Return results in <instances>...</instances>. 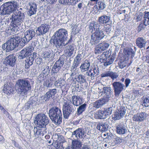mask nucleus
Instances as JSON below:
<instances>
[{
    "label": "nucleus",
    "mask_w": 149,
    "mask_h": 149,
    "mask_svg": "<svg viewBox=\"0 0 149 149\" xmlns=\"http://www.w3.org/2000/svg\"><path fill=\"white\" fill-rule=\"evenodd\" d=\"M18 6V3L16 1L12 0L4 3L0 7V15H4L13 13L10 19L12 24L11 30L15 33L18 30L25 17L23 13L18 10L16 11Z\"/></svg>",
    "instance_id": "obj_1"
},
{
    "label": "nucleus",
    "mask_w": 149,
    "mask_h": 149,
    "mask_svg": "<svg viewBox=\"0 0 149 149\" xmlns=\"http://www.w3.org/2000/svg\"><path fill=\"white\" fill-rule=\"evenodd\" d=\"M71 100H65L63 105V114L64 118L68 119L70 115L73 113L76 110L74 106L77 107L79 106L83 103L82 98L79 96L73 95Z\"/></svg>",
    "instance_id": "obj_2"
},
{
    "label": "nucleus",
    "mask_w": 149,
    "mask_h": 149,
    "mask_svg": "<svg viewBox=\"0 0 149 149\" xmlns=\"http://www.w3.org/2000/svg\"><path fill=\"white\" fill-rule=\"evenodd\" d=\"M100 26L98 24L92 22L89 25V30L91 33L95 31L91 36L90 43L91 45H95L98 44L100 40L102 39L105 36L103 31L100 30Z\"/></svg>",
    "instance_id": "obj_3"
},
{
    "label": "nucleus",
    "mask_w": 149,
    "mask_h": 149,
    "mask_svg": "<svg viewBox=\"0 0 149 149\" xmlns=\"http://www.w3.org/2000/svg\"><path fill=\"white\" fill-rule=\"evenodd\" d=\"M68 36V31L64 29H61L54 33L53 43L57 48L61 49L68 44L65 43Z\"/></svg>",
    "instance_id": "obj_4"
},
{
    "label": "nucleus",
    "mask_w": 149,
    "mask_h": 149,
    "mask_svg": "<svg viewBox=\"0 0 149 149\" xmlns=\"http://www.w3.org/2000/svg\"><path fill=\"white\" fill-rule=\"evenodd\" d=\"M15 86L17 93L22 96L27 94L28 92L31 89L30 82L27 79H18Z\"/></svg>",
    "instance_id": "obj_5"
},
{
    "label": "nucleus",
    "mask_w": 149,
    "mask_h": 149,
    "mask_svg": "<svg viewBox=\"0 0 149 149\" xmlns=\"http://www.w3.org/2000/svg\"><path fill=\"white\" fill-rule=\"evenodd\" d=\"M20 37L18 36L11 38L8 41L2 46V48L6 52H9L16 47L21 48L23 47L20 45Z\"/></svg>",
    "instance_id": "obj_6"
},
{
    "label": "nucleus",
    "mask_w": 149,
    "mask_h": 149,
    "mask_svg": "<svg viewBox=\"0 0 149 149\" xmlns=\"http://www.w3.org/2000/svg\"><path fill=\"white\" fill-rule=\"evenodd\" d=\"M49 116L52 122L56 125L60 124L62 122V114L61 109L54 107L49 111Z\"/></svg>",
    "instance_id": "obj_7"
},
{
    "label": "nucleus",
    "mask_w": 149,
    "mask_h": 149,
    "mask_svg": "<svg viewBox=\"0 0 149 149\" xmlns=\"http://www.w3.org/2000/svg\"><path fill=\"white\" fill-rule=\"evenodd\" d=\"M49 122V119L47 116L44 114L39 113L36 116L35 123L38 127H45V130H46V126Z\"/></svg>",
    "instance_id": "obj_8"
},
{
    "label": "nucleus",
    "mask_w": 149,
    "mask_h": 149,
    "mask_svg": "<svg viewBox=\"0 0 149 149\" xmlns=\"http://www.w3.org/2000/svg\"><path fill=\"white\" fill-rule=\"evenodd\" d=\"M35 31L32 30L27 31L24 33V37L22 38L20 37V45L22 46H24L35 36Z\"/></svg>",
    "instance_id": "obj_9"
},
{
    "label": "nucleus",
    "mask_w": 149,
    "mask_h": 149,
    "mask_svg": "<svg viewBox=\"0 0 149 149\" xmlns=\"http://www.w3.org/2000/svg\"><path fill=\"white\" fill-rule=\"evenodd\" d=\"M113 88L115 95L116 97H118L123 90L125 85L119 81L114 82L112 84Z\"/></svg>",
    "instance_id": "obj_10"
},
{
    "label": "nucleus",
    "mask_w": 149,
    "mask_h": 149,
    "mask_svg": "<svg viewBox=\"0 0 149 149\" xmlns=\"http://www.w3.org/2000/svg\"><path fill=\"white\" fill-rule=\"evenodd\" d=\"M50 28L49 21L48 22H45L39 26L36 31L39 35H44L48 32Z\"/></svg>",
    "instance_id": "obj_11"
},
{
    "label": "nucleus",
    "mask_w": 149,
    "mask_h": 149,
    "mask_svg": "<svg viewBox=\"0 0 149 149\" xmlns=\"http://www.w3.org/2000/svg\"><path fill=\"white\" fill-rule=\"evenodd\" d=\"M64 64L63 59L60 58L55 63L52 67V71L53 73H57L63 67Z\"/></svg>",
    "instance_id": "obj_12"
},
{
    "label": "nucleus",
    "mask_w": 149,
    "mask_h": 149,
    "mask_svg": "<svg viewBox=\"0 0 149 149\" xmlns=\"http://www.w3.org/2000/svg\"><path fill=\"white\" fill-rule=\"evenodd\" d=\"M72 135L73 136H74L78 140L81 139L83 137L86 136V132L84 129L82 128L77 129L72 133Z\"/></svg>",
    "instance_id": "obj_13"
},
{
    "label": "nucleus",
    "mask_w": 149,
    "mask_h": 149,
    "mask_svg": "<svg viewBox=\"0 0 149 149\" xmlns=\"http://www.w3.org/2000/svg\"><path fill=\"white\" fill-rule=\"evenodd\" d=\"M36 53L34 52L26 57V59L25 60L26 69H28L30 66L33 64L34 59L36 57Z\"/></svg>",
    "instance_id": "obj_14"
},
{
    "label": "nucleus",
    "mask_w": 149,
    "mask_h": 149,
    "mask_svg": "<svg viewBox=\"0 0 149 149\" xmlns=\"http://www.w3.org/2000/svg\"><path fill=\"white\" fill-rule=\"evenodd\" d=\"M32 49L30 47L24 48L19 53L18 58L20 59L26 58L27 56H29L31 54Z\"/></svg>",
    "instance_id": "obj_15"
},
{
    "label": "nucleus",
    "mask_w": 149,
    "mask_h": 149,
    "mask_svg": "<svg viewBox=\"0 0 149 149\" xmlns=\"http://www.w3.org/2000/svg\"><path fill=\"white\" fill-rule=\"evenodd\" d=\"M98 69L94 67L91 68L86 72V75L89 76L91 80H93L94 77H97L99 74Z\"/></svg>",
    "instance_id": "obj_16"
},
{
    "label": "nucleus",
    "mask_w": 149,
    "mask_h": 149,
    "mask_svg": "<svg viewBox=\"0 0 149 149\" xmlns=\"http://www.w3.org/2000/svg\"><path fill=\"white\" fill-rule=\"evenodd\" d=\"M56 89L50 90L47 92L46 93L44 96H42L40 97L41 100H43L45 101H47L50 99L53 98V96L55 95L56 93Z\"/></svg>",
    "instance_id": "obj_17"
},
{
    "label": "nucleus",
    "mask_w": 149,
    "mask_h": 149,
    "mask_svg": "<svg viewBox=\"0 0 149 149\" xmlns=\"http://www.w3.org/2000/svg\"><path fill=\"white\" fill-rule=\"evenodd\" d=\"M82 54L79 53L74 59L73 63L71 67V70L74 71L77 70V68L78 66L81 59L83 58Z\"/></svg>",
    "instance_id": "obj_18"
},
{
    "label": "nucleus",
    "mask_w": 149,
    "mask_h": 149,
    "mask_svg": "<svg viewBox=\"0 0 149 149\" xmlns=\"http://www.w3.org/2000/svg\"><path fill=\"white\" fill-rule=\"evenodd\" d=\"M16 61L15 57L13 54L10 55L8 56L4 61V63L13 66L15 64Z\"/></svg>",
    "instance_id": "obj_19"
},
{
    "label": "nucleus",
    "mask_w": 149,
    "mask_h": 149,
    "mask_svg": "<svg viewBox=\"0 0 149 149\" xmlns=\"http://www.w3.org/2000/svg\"><path fill=\"white\" fill-rule=\"evenodd\" d=\"M30 8L29 9L28 15L29 16L34 15L36 13L37 11V6L36 4L34 2H30L29 3Z\"/></svg>",
    "instance_id": "obj_20"
},
{
    "label": "nucleus",
    "mask_w": 149,
    "mask_h": 149,
    "mask_svg": "<svg viewBox=\"0 0 149 149\" xmlns=\"http://www.w3.org/2000/svg\"><path fill=\"white\" fill-rule=\"evenodd\" d=\"M136 43L139 48H144L147 43L146 39L144 37H139L136 39Z\"/></svg>",
    "instance_id": "obj_21"
},
{
    "label": "nucleus",
    "mask_w": 149,
    "mask_h": 149,
    "mask_svg": "<svg viewBox=\"0 0 149 149\" xmlns=\"http://www.w3.org/2000/svg\"><path fill=\"white\" fill-rule=\"evenodd\" d=\"M108 102V99L102 98L96 101L93 104L94 107L99 108Z\"/></svg>",
    "instance_id": "obj_22"
},
{
    "label": "nucleus",
    "mask_w": 149,
    "mask_h": 149,
    "mask_svg": "<svg viewBox=\"0 0 149 149\" xmlns=\"http://www.w3.org/2000/svg\"><path fill=\"white\" fill-rule=\"evenodd\" d=\"M146 115L143 112L137 113L134 115L133 117V120L136 121L141 122L146 118Z\"/></svg>",
    "instance_id": "obj_23"
},
{
    "label": "nucleus",
    "mask_w": 149,
    "mask_h": 149,
    "mask_svg": "<svg viewBox=\"0 0 149 149\" xmlns=\"http://www.w3.org/2000/svg\"><path fill=\"white\" fill-rule=\"evenodd\" d=\"M109 125L107 123H99L97 126V128L100 131L105 132L108 130Z\"/></svg>",
    "instance_id": "obj_24"
},
{
    "label": "nucleus",
    "mask_w": 149,
    "mask_h": 149,
    "mask_svg": "<svg viewBox=\"0 0 149 149\" xmlns=\"http://www.w3.org/2000/svg\"><path fill=\"white\" fill-rule=\"evenodd\" d=\"M110 18L109 16L103 15L99 17L98 21L100 24H104L107 23H111Z\"/></svg>",
    "instance_id": "obj_25"
},
{
    "label": "nucleus",
    "mask_w": 149,
    "mask_h": 149,
    "mask_svg": "<svg viewBox=\"0 0 149 149\" xmlns=\"http://www.w3.org/2000/svg\"><path fill=\"white\" fill-rule=\"evenodd\" d=\"M71 148L72 149H81L82 145L81 142L79 140H72Z\"/></svg>",
    "instance_id": "obj_26"
},
{
    "label": "nucleus",
    "mask_w": 149,
    "mask_h": 149,
    "mask_svg": "<svg viewBox=\"0 0 149 149\" xmlns=\"http://www.w3.org/2000/svg\"><path fill=\"white\" fill-rule=\"evenodd\" d=\"M90 65V61L87 60H85L80 67L81 71L82 72H85L86 71H87L88 70Z\"/></svg>",
    "instance_id": "obj_27"
},
{
    "label": "nucleus",
    "mask_w": 149,
    "mask_h": 149,
    "mask_svg": "<svg viewBox=\"0 0 149 149\" xmlns=\"http://www.w3.org/2000/svg\"><path fill=\"white\" fill-rule=\"evenodd\" d=\"M116 129L117 132L119 134H124L127 131L125 126L123 124L118 125Z\"/></svg>",
    "instance_id": "obj_28"
},
{
    "label": "nucleus",
    "mask_w": 149,
    "mask_h": 149,
    "mask_svg": "<svg viewBox=\"0 0 149 149\" xmlns=\"http://www.w3.org/2000/svg\"><path fill=\"white\" fill-rule=\"evenodd\" d=\"M135 53L133 49L131 48H129L125 50L123 52L125 57L128 58L130 56L132 58L134 56Z\"/></svg>",
    "instance_id": "obj_29"
},
{
    "label": "nucleus",
    "mask_w": 149,
    "mask_h": 149,
    "mask_svg": "<svg viewBox=\"0 0 149 149\" xmlns=\"http://www.w3.org/2000/svg\"><path fill=\"white\" fill-rule=\"evenodd\" d=\"M65 54L69 57H71L73 54L74 48L71 45H68L66 47L65 50Z\"/></svg>",
    "instance_id": "obj_30"
},
{
    "label": "nucleus",
    "mask_w": 149,
    "mask_h": 149,
    "mask_svg": "<svg viewBox=\"0 0 149 149\" xmlns=\"http://www.w3.org/2000/svg\"><path fill=\"white\" fill-rule=\"evenodd\" d=\"M94 116L96 118L105 119L107 118L103 110H99L95 114Z\"/></svg>",
    "instance_id": "obj_31"
},
{
    "label": "nucleus",
    "mask_w": 149,
    "mask_h": 149,
    "mask_svg": "<svg viewBox=\"0 0 149 149\" xmlns=\"http://www.w3.org/2000/svg\"><path fill=\"white\" fill-rule=\"evenodd\" d=\"M142 105L145 107L149 106V97H147L143 96L141 99Z\"/></svg>",
    "instance_id": "obj_32"
},
{
    "label": "nucleus",
    "mask_w": 149,
    "mask_h": 149,
    "mask_svg": "<svg viewBox=\"0 0 149 149\" xmlns=\"http://www.w3.org/2000/svg\"><path fill=\"white\" fill-rule=\"evenodd\" d=\"M42 128H44V129H45V127H38V125L36 127H34L33 129V132L35 137H38L39 136V135L42 134L41 132V129H40Z\"/></svg>",
    "instance_id": "obj_33"
},
{
    "label": "nucleus",
    "mask_w": 149,
    "mask_h": 149,
    "mask_svg": "<svg viewBox=\"0 0 149 149\" xmlns=\"http://www.w3.org/2000/svg\"><path fill=\"white\" fill-rule=\"evenodd\" d=\"M55 80L54 77H52L50 79V81L49 79H47L45 81L43 85L47 87H49L52 86L53 84L52 81Z\"/></svg>",
    "instance_id": "obj_34"
},
{
    "label": "nucleus",
    "mask_w": 149,
    "mask_h": 149,
    "mask_svg": "<svg viewBox=\"0 0 149 149\" xmlns=\"http://www.w3.org/2000/svg\"><path fill=\"white\" fill-rule=\"evenodd\" d=\"M86 104L84 103L80 106L77 109V115H79L84 111L86 108Z\"/></svg>",
    "instance_id": "obj_35"
},
{
    "label": "nucleus",
    "mask_w": 149,
    "mask_h": 149,
    "mask_svg": "<svg viewBox=\"0 0 149 149\" xmlns=\"http://www.w3.org/2000/svg\"><path fill=\"white\" fill-rule=\"evenodd\" d=\"M52 50L49 48H47L46 49L45 51L44 52V56L45 58H49L52 56Z\"/></svg>",
    "instance_id": "obj_36"
},
{
    "label": "nucleus",
    "mask_w": 149,
    "mask_h": 149,
    "mask_svg": "<svg viewBox=\"0 0 149 149\" xmlns=\"http://www.w3.org/2000/svg\"><path fill=\"white\" fill-rule=\"evenodd\" d=\"M114 60V58L112 56H109L107 58L106 60V62L104 63V65L107 66L112 64Z\"/></svg>",
    "instance_id": "obj_37"
},
{
    "label": "nucleus",
    "mask_w": 149,
    "mask_h": 149,
    "mask_svg": "<svg viewBox=\"0 0 149 149\" xmlns=\"http://www.w3.org/2000/svg\"><path fill=\"white\" fill-rule=\"evenodd\" d=\"M111 88L110 87H104L102 92L107 95L106 97L108 98L111 93Z\"/></svg>",
    "instance_id": "obj_38"
},
{
    "label": "nucleus",
    "mask_w": 149,
    "mask_h": 149,
    "mask_svg": "<svg viewBox=\"0 0 149 149\" xmlns=\"http://www.w3.org/2000/svg\"><path fill=\"white\" fill-rule=\"evenodd\" d=\"M120 68L121 69L124 68L127 65V61L125 60H121L118 63ZM129 65H128V66Z\"/></svg>",
    "instance_id": "obj_39"
},
{
    "label": "nucleus",
    "mask_w": 149,
    "mask_h": 149,
    "mask_svg": "<svg viewBox=\"0 0 149 149\" xmlns=\"http://www.w3.org/2000/svg\"><path fill=\"white\" fill-rule=\"evenodd\" d=\"M72 1L71 0H59V2L61 4H67L68 5L72 4H75L76 3V1L74 2V1Z\"/></svg>",
    "instance_id": "obj_40"
},
{
    "label": "nucleus",
    "mask_w": 149,
    "mask_h": 149,
    "mask_svg": "<svg viewBox=\"0 0 149 149\" xmlns=\"http://www.w3.org/2000/svg\"><path fill=\"white\" fill-rule=\"evenodd\" d=\"M28 102L32 107L36 106L37 103V100L35 98L31 97Z\"/></svg>",
    "instance_id": "obj_41"
},
{
    "label": "nucleus",
    "mask_w": 149,
    "mask_h": 149,
    "mask_svg": "<svg viewBox=\"0 0 149 149\" xmlns=\"http://www.w3.org/2000/svg\"><path fill=\"white\" fill-rule=\"evenodd\" d=\"M104 51L101 46H100V44L95 48V54H97L101 53L102 51Z\"/></svg>",
    "instance_id": "obj_42"
},
{
    "label": "nucleus",
    "mask_w": 149,
    "mask_h": 149,
    "mask_svg": "<svg viewBox=\"0 0 149 149\" xmlns=\"http://www.w3.org/2000/svg\"><path fill=\"white\" fill-rule=\"evenodd\" d=\"M100 46H101L102 48L103 49V51H104L107 49L108 47L109 46V44L105 42L100 43Z\"/></svg>",
    "instance_id": "obj_43"
},
{
    "label": "nucleus",
    "mask_w": 149,
    "mask_h": 149,
    "mask_svg": "<svg viewBox=\"0 0 149 149\" xmlns=\"http://www.w3.org/2000/svg\"><path fill=\"white\" fill-rule=\"evenodd\" d=\"M64 81L61 80L58 82L56 81L54 84V85L57 87L60 88L64 85Z\"/></svg>",
    "instance_id": "obj_44"
},
{
    "label": "nucleus",
    "mask_w": 149,
    "mask_h": 149,
    "mask_svg": "<svg viewBox=\"0 0 149 149\" xmlns=\"http://www.w3.org/2000/svg\"><path fill=\"white\" fill-rule=\"evenodd\" d=\"M78 81L80 83H84L86 82V80L85 76L82 75H79L77 77Z\"/></svg>",
    "instance_id": "obj_45"
},
{
    "label": "nucleus",
    "mask_w": 149,
    "mask_h": 149,
    "mask_svg": "<svg viewBox=\"0 0 149 149\" xmlns=\"http://www.w3.org/2000/svg\"><path fill=\"white\" fill-rule=\"evenodd\" d=\"M4 86V87L3 90L4 92L6 93H10L11 92L10 89L12 90V88L11 87L7 86L6 85H5Z\"/></svg>",
    "instance_id": "obj_46"
},
{
    "label": "nucleus",
    "mask_w": 149,
    "mask_h": 149,
    "mask_svg": "<svg viewBox=\"0 0 149 149\" xmlns=\"http://www.w3.org/2000/svg\"><path fill=\"white\" fill-rule=\"evenodd\" d=\"M118 76L117 73L110 71L109 77H110L113 80L116 79Z\"/></svg>",
    "instance_id": "obj_47"
},
{
    "label": "nucleus",
    "mask_w": 149,
    "mask_h": 149,
    "mask_svg": "<svg viewBox=\"0 0 149 149\" xmlns=\"http://www.w3.org/2000/svg\"><path fill=\"white\" fill-rule=\"evenodd\" d=\"M115 107V105H112V106L107 108H105V109L106 110L108 114L110 115L112 113V111Z\"/></svg>",
    "instance_id": "obj_48"
},
{
    "label": "nucleus",
    "mask_w": 149,
    "mask_h": 149,
    "mask_svg": "<svg viewBox=\"0 0 149 149\" xmlns=\"http://www.w3.org/2000/svg\"><path fill=\"white\" fill-rule=\"evenodd\" d=\"M112 119L115 120L120 118L118 112H116L112 116Z\"/></svg>",
    "instance_id": "obj_49"
},
{
    "label": "nucleus",
    "mask_w": 149,
    "mask_h": 149,
    "mask_svg": "<svg viewBox=\"0 0 149 149\" xmlns=\"http://www.w3.org/2000/svg\"><path fill=\"white\" fill-rule=\"evenodd\" d=\"M98 7L100 10H102L105 7L106 5L103 2H98Z\"/></svg>",
    "instance_id": "obj_50"
},
{
    "label": "nucleus",
    "mask_w": 149,
    "mask_h": 149,
    "mask_svg": "<svg viewBox=\"0 0 149 149\" xmlns=\"http://www.w3.org/2000/svg\"><path fill=\"white\" fill-rule=\"evenodd\" d=\"M145 27L144 24L141 23L140 24L138 28V31L139 32H140L141 31L144 30Z\"/></svg>",
    "instance_id": "obj_51"
},
{
    "label": "nucleus",
    "mask_w": 149,
    "mask_h": 149,
    "mask_svg": "<svg viewBox=\"0 0 149 149\" xmlns=\"http://www.w3.org/2000/svg\"><path fill=\"white\" fill-rule=\"evenodd\" d=\"M52 145L56 149H58L60 147L61 143L59 142L56 141L53 143Z\"/></svg>",
    "instance_id": "obj_52"
},
{
    "label": "nucleus",
    "mask_w": 149,
    "mask_h": 149,
    "mask_svg": "<svg viewBox=\"0 0 149 149\" xmlns=\"http://www.w3.org/2000/svg\"><path fill=\"white\" fill-rule=\"evenodd\" d=\"M110 72V71L105 72L101 74V77L102 78L109 77Z\"/></svg>",
    "instance_id": "obj_53"
},
{
    "label": "nucleus",
    "mask_w": 149,
    "mask_h": 149,
    "mask_svg": "<svg viewBox=\"0 0 149 149\" xmlns=\"http://www.w3.org/2000/svg\"><path fill=\"white\" fill-rule=\"evenodd\" d=\"M119 113V116L120 118L123 117L125 113V111L124 110H121L118 112Z\"/></svg>",
    "instance_id": "obj_54"
},
{
    "label": "nucleus",
    "mask_w": 149,
    "mask_h": 149,
    "mask_svg": "<svg viewBox=\"0 0 149 149\" xmlns=\"http://www.w3.org/2000/svg\"><path fill=\"white\" fill-rule=\"evenodd\" d=\"M143 24L145 26L149 24V19H148V18L144 19H143Z\"/></svg>",
    "instance_id": "obj_55"
},
{
    "label": "nucleus",
    "mask_w": 149,
    "mask_h": 149,
    "mask_svg": "<svg viewBox=\"0 0 149 149\" xmlns=\"http://www.w3.org/2000/svg\"><path fill=\"white\" fill-rule=\"evenodd\" d=\"M24 107L26 109H28L29 108L32 107L31 106L30 104L29 103V102H28L25 104Z\"/></svg>",
    "instance_id": "obj_56"
},
{
    "label": "nucleus",
    "mask_w": 149,
    "mask_h": 149,
    "mask_svg": "<svg viewBox=\"0 0 149 149\" xmlns=\"http://www.w3.org/2000/svg\"><path fill=\"white\" fill-rule=\"evenodd\" d=\"M130 82V80L129 79L127 78L125 80V83L126 87H127L129 86Z\"/></svg>",
    "instance_id": "obj_57"
},
{
    "label": "nucleus",
    "mask_w": 149,
    "mask_h": 149,
    "mask_svg": "<svg viewBox=\"0 0 149 149\" xmlns=\"http://www.w3.org/2000/svg\"><path fill=\"white\" fill-rule=\"evenodd\" d=\"M49 66H46L45 68V69L44 70L47 69L46 71H43V73L44 74H48L50 70L49 69Z\"/></svg>",
    "instance_id": "obj_58"
},
{
    "label": "nucleus",
    "mask_w": 149,
    "mask_h": 149,
    "mask_svg": "<svg viewBox=\"0 0 149 149\" xmlns=\"http://www.w3.org/2000/svg\"><path fill=\"white\" fill-rule=\"evenodd\" d=\"M115 142L117 144H120V143H121L122 141L123 140L122 139H120V138H116L115 139Z\"/></svg>",
    "instance_id": "obj_59"
},
{
    "label": "nucleus",
    "mask_w": 149,
    "mask_h": 149,
    "mask_svg": "<svg viewBox=\"0 0 149 149\" xmlns=\"http://www.w3.org/2000/svg\"><path fill=\"white\" fill-rule=\"evenodd\" d=\"M111 30V28L110 25H109L107 27H105L104 30L107 32H109Z\"/></svg>",
    "instance_id": "obj_60"
},
{
    "label": "nucleus",
    "mask_w": 149,
    "mask_h": 149,
    "mask_svg": "<svg viewBox=\"0 0 149 149\" xmlns=\"http://www.w3.org/2000/svg\"><path fill=\"white\" fill-rule=\"evenodd\" d=\"M149 19V12H145V13L144 19L148 18Z\"/></svg>",
    "instance_id": "obj_61"
},
{
    "label": "nucleus",
    "mask_w": 149,
    "mask_h": 149,
    "mask_svg": "<svg viewBox=\"0 0 149 149\" xmlns=\"http://www.w3.org/2000/svg\"><path fill=\"white\" fill-rule=\"evenodd\" d=\"M109 144H110V146H114L117 144L116 142H115V140H113V141L110 142H109Z\"/></svg>",
    "instance_id": "obj_62"
},
{
    "label": "nucleus",
    "mask_w": 149,
    "mask_h": 149,
    "mask_svg": "<svg viewBox=\"0 0 149 149\" xmlns=\"http://www.w3.org/2000/svg\"><path fill=\"white\" fill-rule=\"evenodd\" d=\"M2 112L3 113L5 114L6 116L8 118L9 116V114L8 112L5 109L4 110H3V111H2Z\"/></svg>",
    "instance_id": "obj_63"
},
{
    "label": "nucleus",
    "mask_w": 149,
    "mask_h": 149,
    "mask_svg": "<svg viewBox=\"0 0 149 149\" xmlns=\"http://www.w3.org/2000/svg\"><path fill=\"white\" fill-rule=\"evenodd\" d=\"M82 148V149H90V148L89 146L84 144Z\"/></svg>",
    "instance_id": "obj_64"
}]
</instances>
